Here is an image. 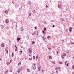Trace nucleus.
<instances>
[{"instance_id":"nucleus-62","label":"nucleus","mask_w":74,"mask_h":74,"mask_svg":"<svg viewBox=\"0 0 74 74\" xmlns=\"http://www.w3.org/2000/svg\"><path fill=\"white\" fill-rule=\"evenodd\" d=\"M73 58H74V57H73Z\"/></svg>"},{"instance_id":"nucleus-51","label":"nucleus","mask_w":74,"mask_h":74,"mask_svg":"<svg viewBox=\"0 0 74 74\" xmlns=\"http://www.w3.org/2000/svg\"><path fill=\"white\" fill-rule=\"evenodd\" d=\"M34 65L35 66H36V64H34Z\"/></svg>"},{"instance_id":"nucleus-1","label":"nucleus","mask_w":74,"mask_h":74,"mask_svg":"<svg viewBox=\"0 0 74 74\" xmlns=\"http://www.w3.org/2000/svg\"><path fill=\"white\" fill-rule=\"evenodd\" d=\"M28 50L29 51V53H31L32 51V48H29L28 49Z\"/></svg>"},{"instance_id":"nucleus-60","label":"nucleus","mask_w":74,"mask_h":74,"mask_svg":"<svg viewBox=\"0 0 74 74\" xmlns=\"http://www.w3.org/2000/svg\"><path fill=\"white\" fill-rule=\"evenodd\" d=\"M15 74H17V73H16Z\"/></svg>"},{"instance_id":"nucleus-47","label":"nucleus","mask_w":74,"mask_h":74,"mask_svg":"<svg viewBox=\"0 0 74 74\" xmlns=\"http://www.w3.org/2000/svg\"><path fill=\"white\" fill-rule=\"evenodd\" d=\"M37 34H38V31H37Z\"/></svg>"},{"instance_id":"nucleus-23","label":"nucleus","mask_w":74,"mask_h":74,"mask_svg":"<svg viewBox=\"0 0 74 74\" xmlns=\"http://www.w3.org/2000/svg\"><path fill=\"white\" fill-rule=\"evenodd\" d=\"M70 51H66V53H69Z\"/></svg>"},{"instance_id":"nucleus-16","label":"nucleus","mask_w":74,"mask_h":74,"mask_svg":"<svg viewBox=\"0 0 74 74\" xmlns=\"http://www.w3.org/2000/svg\"><path fill=\"white\" fill-rule=\"evenodd\" d=\"M12 57H13V56H14V53H12Z\"/></svg>"},{"instance_id":"nucleus-36","label":"nucleus","mask_w":74,"mask_h":74,"mask_svg":"<svg viewBox=\"0 0 74 74\" xmlns=\"http://www.w3.org/2000/svg\"><path fill=\"white\" fill-rule=\"evenodd\" d=\"M67 66H69V64H67L66 65Z\"/></svg>"},{"instance_id":"nucleus-50","label":"nucleus","mask_w":74,"mask_h":74,"mask_svg":"<svg viewBox=\"0 0 74 74\" xmlns=\"http://www.w3.org/2000/svg\"><path fill=\"white\" fill-rule=\"evenodd\" d=\"M46 7H47V8H48V6H47V5H46Z\"/></svg>"},{"instance_id":"nucleus-39","label":"nucleus","mask_w":74,"mask_h":74,"mask_svg":"<svg viewBox=\"0 0 74 74\" xmlns=\"http://www.w3.org/2000/svg\"><path fill=\"white\" fill-rule=\"evenodd\" d=\"M57 54H58V53H59V52H58V51H57Z\"/></svg>"},{"instance_id":"nucleus-38","label":"nucleus","mask_w":74,"mask_h":74,"mask_svg":"<svg viewBox=\"0 0 74 74\" xmlns=\"http://www.w3.org/2000/svg\"><path fill=\"white\" fill-rule=\"evenodd\" d=\"M12 61L11 60H10V63H11V62Z\"/></svg>"},{"instance_id":"nucleus-45","label":"nucleus","mask_w":74,"mask_h":74,"mask_svg":"<svg viewBox=\"0 0 74 74\" xmlns=\"http://www.w3.org/2000/svg\"><path fill=\"white\" fill-rule=\"evenodd\" d=\"M64 57H62V59H64Z\"/></svg>"},{"instance_id":"nucleus-17","label":"nucleus","mask_w":74,"mask_h":74,"mask_svg":"<svg viewBox=\"0 0 74 74\" xmlns=\"http://www.w3.org/2000/svg\"><path fill=\"white\" fill-rule=\"evenodd\" d=\"M33 59H35V56H33Z\"/></svg>"},{"instance_id":"nucleus-4","label":"nucleus","mask_w":74,"mask_h":74,"mask_svg":"<svg viewBox=\"0 0 74 74\" xmlns=\"http://www.w3.org/2000/svg\"><path fill=\"white\" fill-rule=\"evenodd\" d=\"M69 30L70 32H71V31H72V27H71L70 28H69Z\"/></svg>"},{"instance_id":"nucleus-32","label":"nucleus","mask_w":74,"mask_h":74,"mask_svg":"<svg viewBox=\"0 0 74 74\" xmlns=\"http://www.w3.org/2000/svg\"><path fill=\"white\" fill-rule=\"evenodd\" d=\"M46 29V28H45L44 29V30H45Z\"/></svg>"},{"instance_id":"nucleus-52","label":"nucleus","mask_w":74,"mask_h":74,"mask_svg":"<svg viewBox=\"0 0 74 74\" xmlns=\"http://www.w3.org/2000/svg\"><path fill=\"white\" fill-rule=\"evenodd\" d=\"M7 72H8V70H7V71H6Z\"/></svg>"},{"instance_id":"nucleus-37","label":"nucleus","mask_w":74,"mask_h":74,"mask_svg":"<svg viewBox=\"0 0 74 74\" xmlns=\"http://www.w3.org/2000/svg\"><path fill=\"white\" fill-rule=\"evenodd\" d=\"M35 29H37V27H35Z\"/></svg>"},{"instance_id":"nucleus-42","label":"nucleus","mask_w":74,"mask_h":74,"mask_svg":"<svg viewBox=\"0 0 74 74\" xmlns=\"http://www.w3.org/2000/svg\"><path fill=\"white\" fill-rule=\"evenodd\" d=\"M53 27H55V25H53Z\"/></svg>"},{"instance_id":"nucleus-18","label":"nucleus","mask_w":74,"mask_h":74,"mask_svg":"<svg viewBox=\"0 0 74 74\" xmlns=\"http://www.w3.org/2000/svg\"><path fill=\"white\" fill-rule=\"evenodd\" d=\"M34 43H35L34 41H32V44H34Z\"/></svg>"},{"instance_id":"nucleus-21","label":"nucleus","mask_w":74,"mask_h":74,"mask_svg":"<svg viewBox=\"0 0 74 74\" xmlns=\"http://www.w3.org/2000/svg\"><path fill=\"white\" fill-rule=\"evenodd\" d=\"M58 7H59V8H60V7H62V5H58Z\"/></svg>"},{"instance_id":"nucleus-35","label":"nucleus","mask_w":74,"mask_h":74,"mask_svg":"<svg viewBox=\"0 0 74 74\" xmlns=\"http://www.w3.org/2000/svg\"><path fill=\"white\" fill-rule=\"evenodd\" d=\"M49 49H50V50H51V48H48Z\"/></svg>"},{"instance_id":"nucleus-53","label":"nucleus","mask_w":74,"mask_h":74,"mask_svg":"<svg viewBox=\"0 0 74 74\" xmlns=\"http://www.w3.org/2000/svg\"><path fill=\"white\" fill-rule=\"evenodd\" d=\"M58 69H60V67H59Z\"/></svg>"},{"instance_id":"nucleus-2","label":"nucleus","mask_w":74,"mask_h":74,"mask_svg":"<svg viewBox=\"0 0 74 74\" xmlns=\"http://www.w3.org/2000/svg\"><path fill=\"white\" fill-rule=\"evenodd\" d=\"M7 15L8 14V11L7 10H6L4 12Z\"/></svg>"},{"instance_id":"nucleus-44","label":"nucleus","mask_w":74,"mask_h":74,"mask_svg":"<svg viewBox=\"0 0 74 74\" xmlns=\"http://www.w3.org/2000/svg\"><path fill=\"white\" fill-rule=\"evenodd\" d=\"M20 52H21V53H22V51H20Z\"/></svg>"},{"instance_id":"nucleus-28","label":"nucleus","mask_w":74,"mask_h":74,"mask_svg":"<svg viewBox=\"0 0 74 74\" xmlns=\"http://www.w3.org/2000/svg\"><path fill=\"white\" fill-rule=\"evenodd\" d=\"M15 51H17V48H16V49H15Z\"/></svg>"},{"instance_id":"nucleus-58","label":"nucleus","mask_w":74,"mask_h":74,"mask_svg":"<svg viewBox=\"0 0 74 74\" xmlns=\"http://www.w3.org/2000/svg\"><path fill=\"white\" fill-rule=\"evenodd\" d=\"M51 74H53V73H51Z\"/></svg>"},{"instance_id":"nucleus-5","label":"nucleus","mask_w":74,"mask_h":74,"mask_svg":"<svg viewBox=\"0 0 74 74\" xmlns=\"http://www.w3.org/2000/svg\"><path fill=\"white\" fill-rule=\"evenodd\" d=\"M27 71H28V72H30V69H27Z\"/></svg>"},{"instance_id":"nucleus-7","label":"nucleus","mask_w":74,"mask_h":74,"mask_svg":"<svg viewBox=\"0 0 74 74\" xmlns=\"http://www.w3.org/2000/svg\"><path fill=\"white\" fill-rule=\"evenodd\" d=\"M52 63H53V64H55V63H56V62H55V61H52Z\"/></svg>"},{"instance_id":"nucleus-33","label":"nucleus","mask_w":74,"mask_h":74,"mask_svg":"<svg viewBox=\"0 0 74 74\" xmlns=\"http://www.w3.org/2000/svg\"><path fill=\"white\" fill-rule=\"evenodd\" d=\"M6 53H8V51H7L6 52Z\"/></svg>"},{"instance_id":"nucleus-57","label":"nucleus","mask_w":74,"mask_h":74,"mask_svg":"<svg viewBox=\"0 0 74 74\" xmlns=\"http://www.w3.org/2000/svg\"><path fill=\"white\" fill-rule=\"evenodd\" d=\"M73 26H74V24H73Z\"/></svg>"},{"instance_id":"nucleus-15","label":"nucleus","mask_w":74,"mask_h":74,"mask_svg":"<svg viewBox=\"0 0 74 74\" xmlns=\"http://www.w3.org/2000/svg\"><path fill=\"white\" fill-rule=\"evenodd\" d=\"M42 32H43V33L44 34H45V32H44V30H43L42 31Z\"/></svg>"},{"instance_id":"nucleus-48","label":"nucleus","mask_w":74,"mask_h":74,"mask_svg":"<svg viewBox=\"0 0 74 74\" xmlns=\"http://www.w3.org/2000/svg\"><path fill=\"white\" fill-rule=\"evenodd\" d=\"M56 73H58V71H56Z\"/></svg>"},{"instance_id":"nucleus-61","label":"nucleus","mask_w":74,"mask_h":74,"mask_svg":"<svg viewBox=\"0 0 74 74\" xmlns=\"http://www.w3.org/2000/svg\"><path fill=\"white\" fill-rule=\"evenodd\" d=\"M52 22H53V21H52Z\"/></svg>"},{"instance_id":"nucleus-26","label":"nucleus","mask_w":74,"mask_h":74,"mask_svg":"<svg viewBox=\"0 0 74 74\" xmlns=\"http://www.w3.org/2000/svg\"><path fill=\"white\" fill-rule=\"evenodd\" d=\"M16 48H17V47H16V45H15Z\"/></svg>"},{"instance_id":"nucleus-49","label":"nucleus","mask_w":74,"mask_h":74,"mask_svg":"<svg viewBox=\"0 0 74 74\" xmlns=\"http://www.w3.org/2000/svg\"><path fill=\"white\" fill-rule=\"evenodd\" d=\"M32 35H34V34L33 33H32Z\"/></svg>"},{"instance_id":"nucleus-29","label":"nucleus","mask_w":74,"mask_h":74,"mask_svg":"<svg viewBox=\"0 0 74 74\" xmlns=\"http://www.w3.org/2000/svg\"><path fill=\"white\" fill-rule=\"evenodd\" d=\"M58 68H56V70H58Z\"/></svg>"},{"instance_id":"nucleus-20","label":"nucleus","mask_w":74,"mask_h":74,"mask_svg":"<svg viewBox=\"0 0 74 74\" xmlns=\"http://www.w3.org/2000/svg\"><path fill=\"white\" fill-rule=\"evenodd\" d=\"M7 65H9L10 64V62L7 63Z\"/></svg>"},{"instance_id":"nucleus-6","label":"nucleus","mask_w":74,"mask_h":74,"mask_svg":"<svg viewBox=\"0 0 74 74\" xmlns=\"http://www.w3.org/2000/svg\"><path fill=\"white\" fill-rule=\"evenodd\" d=\"M21 31H23L24 30L23 28L22 27H21Z\"/></svg>"},{"instance_id":"nucleus-34","label":"nucleus","mask_w":74,"mask_h":74,"mask_svg":"<svg viewBox=\"0 0 74 74\" xmlns=\"http://www.w3.org/2000/svg\"><path fill=\"white\" fill-rule=\"evenodd\" d=\"M67 61H66V62H65V64H66V63H67Z\"/></svg>"},{"instance_id":"nucleus-14","label":"nucleus","mask_w":74,"mask_h":74,"mask_svg":"<svg viewBox=\"0 0 74 74\" xmlns=\"http://www.w3.org/2000/svg\"><path fill=\"white\" fill-rule=\"evenodd\" d=\"M49 38H51V36H48L47 37L48 39Z\"/></svg>"},{"instance_id":"nucleus-8","label":"nucleus","mask_w":74,"mask_h":74,"mask_svg":"<svg viewBox=\"0 0 74 74\" xmlns=\"http://www.w3.org/2000/svg\"><path fill=\"white\" fill-rule=\"evenodd\" d=\"M1 45V47H4V44H2Z\"/></svg>"},{"instance_id":"nucleus-41","label":"nucleus","mask_w":74,"mask_h":74,"mask_svg":"<svg viewBox=\"0 0 74 74\" xmlns=\"http://www.w3.org/2000/svg\"><path fill=\"white\" fill-rule=\"evenodd\" d=\"M34 13H35L36 12L35 11H34Z\"/></svg>"},{"instance_id":"nucleus-25","label":"nucleus","mask_w":74,"mask_h":74,"mask_svg":"<svg viewBox=\"0 0 74 74\" xmlns=\"http://www.w3.org/2000/svg\"><path fill=\"white\" fill-rule=\"evenodd\" d=\"M32 58H29V60H32Z\"/></svg>"},{"instance_id":"nucleus-10","label":"nucleus","mask_w":74,"mask_h":74,"mask_svg":"<svg viewBox=\"0 0 74 74\" xmlns=\"http://www.w3.org/2000/svg\"><path fill=\"white\" fill-rule=\"evenodd\" d=\"M21 62H22V61L19 62L18 64V65H20L21 64Z\"/></svg>"},{"instance_id":"nucleus-3","label":"nucleus","mask_w":74,"mask_h":74,"mask_svg":"<svg viewBox=\"0 0 74 74\" xmlns=\"http://www.w3.org/2000/svg\"><path fill=\"white\" fill-rule=\"evenodd\" d=\"M49 58L50 59H52V57L51 56H49Z\"/></svg>"},{"instance_id":"nucleus-56","label":"nucleus","mask_w":74,"mask_h":74,"mask_svg":"<svg viewBox=\"0 0 74 74\" xmlns=\"http://www.w3.org/2000/svg\"><path fill=\"white\" fill-rule=\"evenodd\" d=\"M0 60H1V59H0Z\"/></svg>"},{"instance_id":"nucleus-19","label":"nucleus","mask_w":74,"mask_h":74,"mask_svg":"<svg viewBox=\"0 0 74 74\" xmlns=\"http://www.w3.org/2000/svg\"><path fill=\"white\" fill-rule=\"evenodd\" d=\"M33 69V70H35V69H36V67L34 66V67Z\"/></svg>"},{"instance_id":"nucleus-46","label":"nucleus","mask_w":74,"mask_h":74,"mask_svg":"<svg viewBox=\"0 0 74 74\" xmlns=\"http://www.w3.org/2000/svg\"><path fill=\"white\" fill-rule=\"evenodd\" d=\"M59 63H60V64H62V62H60Z\"/></svg>"},{"instance_id":"nucleus-40","label":"nucleus","mask_w":74,"mask_h":74,"mask_svg":"<svg viewBox=\"0 0 74 74\" xmlns=\"http://www.w3.org/2000/svg\"><path fill=\"white\" fill-rule=\"evenodd\" d=\"M63 56H66V54H64L63 55Z\"/></svg>"},{"instance_id":"nucleus-24","label":"nucleus","mask_w":74,"mask_h":74,"mask_svg":"<svg viewBox=\"0 0 74 74\" xmlns=\"http://www.w3.org/2000/svg\"><path fill=\"white\" fill-rule=\"evenodd\" d=\"M12 70H10V72H12Z\"/></svg>"},{"instance_id":"nucleus-13","label":"nucleus","mask_w":74,"mask_h":74,"mask_svg":"<svg viewBox=\"0 0 74 74\" xmlns=\"http://www.w3.org/2000/svg\"><path fill=\"white\" fill-rule=\"evenodd\" d=\"M38 69L39 71H40L41 69H40V67H38Z\"/></svg>"},{"instance_id":"nucleus-9","label":"nucleus","mask_w":74,"mask_h":74,"mask_svg":"<svg viewBox=\"0 0 74 74\" xmlns=\"http://www.w3.org/2000/svg\"><path fill=\"white\" fill-rule=\"evenodd\" d=\"M21 40V38H18L17 39V41H19Z\"/></svg>"},{"instance_id":"nucleus-27","label":"nucleus","mask_w":74,"mask_h":74,"mask_svg":"<svg viewBox=\"0 0 74 74\" xmlns=\"http://www.w3.org/2000/svg\"><path fill=\"white\" fill-rule=\"evenodd\" d=\"M61 21H64V20H63V19H61Z\"/></svg>"},{"instance_id":"nucleus-43","label":"nucleus","mask_w":74,"mask_h":74,"mask_svg":"<svg viewBox=\"0 0 74 74\" xmlns=\"http://www.w3.org/2000/svg\"><path fill=\"white\" fill-rule=\"evenodd\" d=\"M34 34H36V32H34Z\"/></svg>"},{"instance_id":"nucleus-31","label":"nucleus","mask_w":74,"mask_h":74,"mask_svg":"<svg viewBox=\"0 0 74 74\" xmlns=\"http://www.w3.org/2000/svg\"><path fill=\"white\" fill-rule=\"evenodd\" d=\"M42 73H44V71L43 70H42Z\"/></svg>"},{"instance_id":"nucleus-30","label":"nucleus","mask_w":74,"mask_h":74,"mask_svg":"<svg viewBox=\"0 0 74 74\" xmlns=\"http://www.w3.org/2000/svg\"><path fill=\"white\" fill-rule=\"evenodd\" d=\"M31 15H32V13H30L29 14V16H31Z\"/></svg>"},{"instance_id":"nucleus-22","label":"nucleus","mask_w":74,"mask_h":74,"mask_svg":"<svg viewBox=\"0 0 74 74\" xmlns=\"http://www.w3.org/2000/svg\"><path fill=\"white\" fill-rule=\"evenodd\" d=\"M72 68L73 70H74V65H73V67H72Z\"/></svg>"},{"instance_id":"nucleus-55","label":"nucleus","mask_w":74,"mask_h":74,"mask_svg":"<svg viewBox=\"0 0 74 74\" xmlns=\"http://www.w3.org/2000/svg\"><path fill=\"white\" fill-rule=\"evenodd\" d=\"M42 38H44V36H43Z\"/></svg>"},{"instance_id":"nucleus-12","label":"nucleus","mask_w":74,"mask_h":74,"mask_svg":"<svg viewBox=\"0 0 74 74\" xmlns=\"http://www.w3.org/2000/svg\"><path fill=\"white\" fill-rule=\"evenodd\" d=\"M21 71V69H18L17 71L19 73Z\"/></svg>"},{"instance_id":"nucleus-11","label":"nucleus","mask_w":74,"mask_h":74,"mask_svg":"<svg viewBox=\"0 0 74 74\" xmlns=\"http://www.w3.org/2000/svg\"><path fill=\"white\" fill-rule=\"evenodd\" d=\"M5 22L6 23H8V20L7 19L5 21Z\"/></svg>"},{"instance_id":"nucleus-54","label":"nucleus","mask_w":74,"mask_h":74,"mask_svg":"<svg viewBox=\"0 0 74 74\" xmlns=\"http://www.w3.org/2000/svg\"><path fill=\"white\" fill-rule=\"evenodd\" d=\"M54 48V46L53 47V48Z\"/></svg>"},{"instance_id":"nucleus-59","label":"nucleus","mask_w":74,"mask_h":74,"mask_svg":"<svg viewBox=\"0 0 74 74\" xmlns=\"http://www.w3.org/2000/svg\"><path fill=\"white\" fill-rule=\"evenodd\" d=\"M36 74H37V73H36Z\"/></svg>"}]
</instances>
